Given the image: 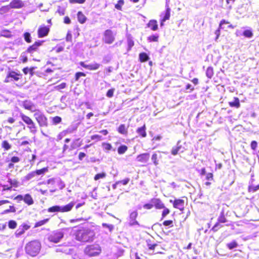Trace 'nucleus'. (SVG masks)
Returning a JSON list of instances; mask_svg holds the SVG:
<instances>
[{
    "label": "nucleus",
    "instance_id": "1",
    "mask_svg": "<svg viewBox=\"0 0 259 259\" xmlns=\"http://www.w3.org/2000/svg\"><path fill=\"white\" fill-rule=\"evenodd\" d=\"M95 235L94 231L89 229L78 230L75 234L76 240L82 242H88L93 240Z\"/></svg>",
    "mask_w": 259,
    "mask_h": 259
},
{
    "label": "nucleus",
    "instance_id": "2",
    "mask_svg": "<svg viewBox=\"0 0 259 259\" xmlns=\"http://www.w3.org/2000/svg\"><path fill=\"white\" fill-rule=\"evenodd\" d=\"M41 248L40 243L36 240L28 243L25 246L26 252L32 256H36Z\"/></svg>",
    "mask_w": 259,
    "mask_h": 259
},
{
    "label": "nucleus",
    "instance_id": "3",
    "mask_svg": "<svg viewBox=\"0 0 259 259\" xmlns=\"http://www.w3.org/2000/svg\"><path fill=\"white\" fill-rule=\"evenodd\" d=\"M64 235V232L62 230H55L48 234L47 239L51 242L57 243L62 239Z\"/></svg>",
    "mask_w": 259,
    "mask_h": 259
},
{
    "label": "nucleus",
    "instance_id": "4",
    "mask_svg": "<svg viewBox=\"0 0 259 259\" xmlns=\"http://www.w3.org/2000/svg\"><path fill=\"white\" fill-rule=\"evenodd\" d=\"M20 117L22 120L27 125V127L29 129L30 132L33 134H35L37 132V127L33 120L28 116L23 113L20 114Z\"/></svg>",
    "mask_w": 259,
    "mask_h": 259
},
{
    "label": "nucleus",
    "instance_id": "5",
    "mask_svg": "<svg viewBox=\"0 0 259 259\" xmlns=\"http://www.w3.org/2000/svg\"><path fill=\"white\" fill-rule=\"evenodd\" d=\"M101 250L99 245L94 244L87 246L84 249V252L90 256H95L99 254Z\"/></svg>",
    "mask_w": 259,
    "mask_h": 259
},
{
    "label": "nucleus",
    "instance_id": "6",
    "mask_svg": "<svg viewBox=\"0 0 259 259\" xmlns=\"http://www.w3.org/2000/svg\"><path fill=\"white\" fill-rule=\"evenodd\" d=\"M34 116L40 126H47L48 119L46 116L40 111L37 110Z\"/></svg>",
    "mask_w": 259,
    "mask_h": 259
},
{
    "label": "nucleus",
    "instance_id": "7",
    "mask_svg": "<svg viewBox=\"0 0 259 259\" xmlns=\"http://www.w3.org/2000/svg\"><path fill=\"white\" fill-rule=\"evenodd\" d=\"M103 41L107 44H111L115 40V36L110 29H107L105 31L103 38Z\"/></svg>",
    "mask_w": 259,
    "mask_h": 259
},
{
    "label": "nucleus",
    "instance_id": "8",
    "mask_svg": "<svg viewBox=\"0 0 259 259\" xmlns=\"http://www.w3.org/2000/svg\"><path fill=\"white\" fill-rule=\"evenodd\" d=\"M137 216L138 212L137 211H134L130 214L128 222V225L129 226L134 227L140 226V224L137 221H136Z\"/></svg>",
    "mask_w": 259,
    "mask_h": 259
},
{
    "label": "nucleus",
    "instance_id": "9",
    "mask_svg": "<svg viewBox=\"0 0 259 259\" xmlns=\"http://www.w3.org/2000/svg\"><path fill=\"white\" fill-rule=\"evenodd\" d=\"M185 151V148L181 145V141L177 142V145L173 147L171 150L172 155L175 156L179 153H183Z\"/></svg>",
    "mask_w": 259,
    "mask_h": 259
},
{
    "label": "nucleus",
    "instance_id": "10",
    "mask_svg": "<svg viewBox=\"0 0 259 259\" xmlns=\"http://www.w3.org/2000/svg\"><path fill=\"white\" fill-rule=\"evenodd\" d=\"M24 6V4L21 0H13L9 5L11 9H20Z\"/></svg>",
    "mask_w": 259,
    "mask_h": 259
},
{
    "label": "nucleus",
    "instance_id": "11",
    "mask_svg": "<svg viewBox=\"0 0 259 259\" xmlns=\"http://www.w3.org/2000/svg\"><path fill=\"white\" fill-rule=\"evenodd\" d=\"M23 106L24 108L27 110L32 112L36 111L35 105L30 101L26 100L23 102Z\"/></svg>",
    "mask_w": 259,
    "mask_h": 259
},
{
    "label": "nucleus",
    "instance_id": "12",
    "mask_svg": "<svg viewBox=\"0 0 259 259\" xmlns=\"http://www.w3.org/2000/svg\"><path fill=\"white\" fill-rule=\"evenodd\" d=\"M44 42L43 40H38L36 41L33 45L30 46L27 50V52L29 53H33L34 52L36 51L38 48L41 46L42 43Z\"/></svg>",
    "mask_w": 259,
    "mask_h": 259
},
{
    "label": "nucleus",
    "instance_id": "13",
    "mask_svg": "<svg viewBox=\"0 0 259 259\" xmlns=\"http://www.w3.org/2000/svg\"><path fill=\"white\" fill-rule=\"evenodd\" d=\"M49 28L47 26H41L38 30V37H43L47 36L49 32Z\"/></svg>",
    "mask_w": 259,
    "mask_h": 259
},
{
    "label": "nucleus",
    "instance_id": "14",
    "mask_svg": "<svg viewBox=\"0 0 259 259\" xmlns=\"http://www.w3.org/2000/svg\"><path fill=\"white\" fill-rule=\"evenodd\" d=\"M150 202L153 203V206H154L157 209H162L164 208V204L158 198H153L151 200Z\"/></svg>",
    "mask_w": 259,
    "mask_h": 259
},
{
    "label": "nucleus",
    "instance_id": "15",
    "mask_svg": "<svg viewBox=\"0 0 259 259\" xmlns=\"http://www.w3.org/2000/svg\"><path fill=\"white\" fill-rule=\"evenodd\" d=\"M150 154L149 153H143L139 155L137 157V160L142 163H146L149 159Z\"/></svg>",
    "mask_w": 259,
    "mask_h": 259
},
{
    "label": "nucleus",
    "instance_id": "16",
    "mask_svg": "<svg viewBox=\"0 0 259 259\" xmlns=\"http://www.w3.org/2000/svg\"><path fill=\"white\" fill-rule=\"evenodd\" d=\"M19 74L16 73L15 72L12 71L9 73L7 77L5 80V82H9L11 81L12 79L10 78H13L14 80L17 81L19 80V78L18 77Z\"/></svg>",
    "mask_w": 259,
    "mask_h": 259
},
{
    "label": "nucleus",
    "instance_id": "17",
    "mask_svg": "<svg viewBox=\"0 0 259 259\" xmlns=\"http://www.w3.org/2000/svg\"><path fill=\"white\" fill-rule=\"evenodd\" d=\"M75 205V202L72 201L68 204L64 206H60L61 212H65L70 211Z\"/></svg>",
    "mask_w": 259,
    "mask_h": 259
},
{
    "label": "nucleus",
    "instance_id": "18",
    "mask_svg": "<svg viewBox=\"0 0 259 259\" xmlns=\"http://www.w3.org/2000/svg\"><path fill=\"white\" fill-rule=\"evenodd\" d=\"M184 201L182 199H176L173 202V206L175 208L182 210L184 207Z\"/></svg>",
    "mask_w": 259,
    "mask_h": 259
},
{
    "label": "nucleus",
    "instance_id": "19",
    "mask_svg": "<svg viewBox=\"0 0 259 259\" xmlns=\"http://www.w3.org/2000/svg\"><path fill=\"white\" fill-rule=\"evenodd\" d=\"M229 23V22L226 21L225 20H222L221 21L220 25H219V28L215 31V34L216 35L215 41H217L218 39L219 38L220 35V29H223L224 27H223V25L225 24H228Z\"/></svg>",
    "mask_w": 259,
    "mask_h": 259
},
{
    "label": "nucleus",
    "instance_id": "20",
    "mask_svg": "<svg viewBox=\"0 0 259 259\" xmlns=\"http://www.w3.org/2000/svg\"><path fill=\"white\" fill-rule=\"evenodd\" d=\"M170 9L169 7V6L167 5L166 6V11L164 14V16L163 18H162L161 20V26H162L163 25V22H165L166 20H168L170 17Z\"/></svg>",
    "mask_w": 259,
    "mask_h": 259
},
{
    "label": "nucleus",
    "instance_id": "21",
    "mask_svg": "<svg viewBox=\"0 0 259 259\" xmlns=\"http://www.w3.org/2000/svg\"><path fill=\"white\" fill-rule=\"evenodd\" d=\"M137 133L139 134V136H141L142 137H146L147 136V134L146 132L145 125H144L142 127H138L137 130Z\"/></svg>",
    "mask_w": 259,
    "mask_h": 259
},
{
    "label": "nucleus",
    "instance_id": "22",
    "mask_svg": "<svg viewBox=\"0 0 259 259\" xmlns=\"http://www.w3.org/2000/svg\"><path fill=\"white\" fill-rule=\"evenodd\" d=\"M23 200L26 204L29 205H32L34 203L32 197L29 194H25L24 196Z\"/></svg>",
    "mask_w": 259,
    "mask_h": 259
},
{
    "label": "nucleus",
    "instance_id": "23",
    "mask_svg": "<svg viewBox=\"0 0 259 259\" xmlns=\"http://www.w3.org/2000/svg\"><path fill=\"white\" fill-rule=\"evenodd\" d=\"M77 19L78 21L81 24H83L87 20V17L84 15L80 11L77 13Z\"/></svg>",
    "mask_w": 259,
    "mask_h": 259
},
{
    "label": "nucleus",
    "instance_id": "24",
    "mask_svg": "<svg viewBox=\"0 0 259 259\" xmlns=\"http://www.w3.org/2000/svg\"><path fill=\"white\" fill-rule=\"evenodd\" d=\"M148 26L153 31L156 30L158 28L157 21L154 20H150L148 24Z\"/></svg>",
    "mask_w": 259,
    "mask_h": 259
},
{
    "label": "nucleus",
    "instance_id": "25",
    "mask_svg": "<svg viewBox=\"0 0 259 259\" xmlns=\"http://www.w3.org/2000/svg\"><path fill=\"white\" fill-rule=\"evenodd\" d=\"M82 144L81 141L80 140V139H77L74 140L71 145V148L72 149H75L79 147H80Z\"/></svg>",
    "mask_w": 259,
    "mask_h": 259
},
{
    "label": "nucleus",
    "instance_id": "26",
    "mask_svg": "<svg viewBox=\"0 0 259 259\" xmlns=\"http://www.w3.org/2000/svg\"><path fill=\"white\" fill-rule=\"evenodd\" d=\"M127 45H128L127 51H129L131 50L132 48L134 45V42L133 40V38L130 35H128L127 36Z\"/></svg>",
    "mask_w": 259,
    "mask_h": 259
},
{
    "label": "nucleus",
    "instance_id": "27",
    "mask_svg": "<svg viewBox=\"0 0 259 259\" xmlns=\"http://www.w3.org/2000/svg\"><path fill=\"white\" fill-rule=\"evenodd\" d=\"M229 105L231 107H235L238 108L240 106L239 99L238 98H234V101L229 102Z\"/></svg>",
    "mask_w": 259,
    "mask_h": 259
},
{
    "label": "nucleus",
    "instance_id": "28",
    "mask_svg": "<svg viewBox=\"0 0 259 259\" xmlns=\"http://www.w3.org/2000/svg\"><path fill=\"white\" fill-rule=\"evenodd\" d=\"M35 176H36L35 171H33L29 172L26 176H25L24 178V179L26 181H29L30 180L33 179Z\"/></svg>",
    "mask_w": 259,
    "mask_h": 259
},
{
    "label": "nucleus",
    "instance_id": "29",
    "mask_svg": "<svg viewBox=\"0 0 259 259\" xmlns=\"http://www.w3.org/2000/svg\"><path fill=\"white\" fill-rule=\"evenodd\" d=\"M213 69L212 67H208L206 70V75L208 78H211L213 75Z\"/></svg>",
    "mask_w": 259,
    "mask_h": 259
},
{
    "label": "nucleus",
    "instance_id": "30",
    "mask_svg": "<svg viewBox=\"0 0 259 259\" xmlns=\"http://www.w3.org/2000/svg\"><path fill=\"white\" fill-rule=\"evenodd\" d=\"M48 212H61L60 206L55 205L52 207H51L48 209Z\"/></svg>",
    "mask_w": 259,
    "mask_h": 259
},
{
    "label": "nucleus",
    "instance_id": "31",
    "mask_svg": "<svg viewBox=\"0 0 259 259\" xmlns=\"http://www.w3.org/2000/svg\"><path fill=\"white\" fill-rule=\"evenodd\" d=\"M226 245H227V247L229 249L231 250V249H233L234 248L237 247L238 246V244L236 241L233 240L232 242L227 243Z\"/></svg>",
    "mask_w": 259,
    "mask_h": 259
},
{
    "label": "nucleus",
    "instance_id": "32",
    "mask_svg": "<svg viewBox=\"0 0 259 259\" xmlns=\"http://www.w3.org/2000/svg\"><path fill=\"white\" fill-rule=\"evenodd\" d=\"M149 58V56L146 53H142L139 55V59L141 62L147 61Z\"/></svg>",
    "mask_w": 259,
    "mask_h": 259
},
{
    "label": "nucleus",
    "instance_id": "33",
    "mask_svg": "<svg viewBox=\"0 0 259 259\" xmlns=\"http://www.w3.org/2000/svg\"><path fill=\"white\" fill-rule=\"evenodd\" d=\"M218 221L221 222V223H225L227 222V220L224 215V211H222L220 215L218 218Z\"/></svg>",
    "mask_w": 259,
    "mask_h": 259
},
{
    "label": "nucleus",
    "instance_id": "34",
    "mask_svg": "<svg viewBox=\"0 0 259 259\" xmlns=\"http://www.w3.org/2000/svg\"><path fill=\"white\" fill-rule=\"evenodd\" d=\"M100 66V65L98 63H93L88 65V69L92 70H97L98 69L99 67Z\"/></svg>",
    "mask_w": 259,
    "mask_h": 259
},
{
    "label": "nucleus",
    "instance_id": "35",
    "mask_svg": "<svg viewBox=\"0 0 259 259\" xmlns=\"http://www.w3.org/2000/svg\"><path fill=\"white\" fill-rule=\"evenodd\" d=\"M127 150V147L125 145H121L118 148V153L119 154H122L124 153Z\"/></svg>",
    "mask_w": 259,
    "mask_h": 259
},
{
    "label": "nucleus",
    "instance_id": "36",
    "mask_svg": "<svg viewBox=\"0 0 259 259\" xmlns=\"http://www.w3.org/2000/svg\"><path fill=\"white\" fill-rule=\"evenodd\" d=\"M221 224L222 223L221 222L218 221L217 223L212 227L211 230L214 232H217L220 228L223 227V226Z\"/></svg>",
    "mask_w": 259,
    "mask_h": 259
},
{
    "label": "nucleus",
    "instance_id": "37",
    "mask_svg": "<svg viewBox=\"0 0 259 259\" xmlns=\"http://www.w3.org/2000/svg\"><path fill=\"white\" fill-rule=\"evenodd\" d=\"M118 131L120 134H125L127 133V128L124 124H121L118 127Z\"/></svg>",
    "mask_w": 259,
    "mask_h": 259
},
{
    "label": "nucleus",
    "instance_id": "38",
    "mask_svg": "<svg viewBox=\"0 0 259 259\" xmlns=\"http://www.w3.org/2000/svg\"><path fill=\"white\" fill-rule=\"evenodd\" d=\"M77 128V125H73L68 127L66 130L67 133L68 134H71L73 133L74 131H76Z\"/></svg>",
    "mask_w": 259,
    "mask_h": 259
},
{
    "label": "nucleus",
    "instance_id": "39",
    "mask_svg": "<svg viewBox=\"0 0 259 259\" xmlns=\"http://www.w3.org/2000/svg\"><path fill=\"white\" fill-rule=\"evenodd\" d=\"M35 171L36 174V176L44 175L46 172L48 171V167H44L40 169L36 170Z\"/></svg>",
    "mask_w": 259,
    "mask_h": 259
},
{
    "label": "nucleus",
    "instance_id": "40",
    "mask_svg": "<svg viewBox=\"0 0 259 259\" xmlns=\"http://www.w3.org/2000/svg\"><path fill=\"white\" fill-rule=\"evenodd\" d=\"M8 182L10 183L11 186L18 187L19 186V182L15 179H9Z\"/></svg>",
    "mask_w": 259,
    "mask_h": 259
},
{
    "label": "nucleus",
    "instance_id": "41",
    "mask_svg": "<svg viewBox=\"0 0 259 259\" xmlns=\"http://www.w3.org/2000/svg\"><path fill=\"white\" fill-rule=\"evenodd\" d=\"M243 35L248 38H251L253 36V33L250 30H245L244 31Z\"/></svg>",
    "mask_w": 259,
    "mask_h": 259
},
{
    "label": "nucleus",
    "instance_id": "42",
    "mask_svg": "<svg viewBox=\"0 0 259 259\" xmlns=\"http://www.w3.org/2000/svg\"><path fill=\"white\" fill-rule=\"evenodd\" d=\"M2 147L6 150H8L11 148V146L8 141H4L2 143Z\"/></svg>",
    "mask_w": 259,
    "mask_h": 259
},
{
    "label": "nucleus",
    "instance_id": "43",
    "mask_svg": "<svg viewBox=\"0 0 259 259\" xmlns=\"http://www.w3.org/2000/svg\"><path fill=\"white\" fill-rule=\"evenodd\" d=\"M48 221H49V219H48L40 221L35 223L34 227H38L41 226L45 225L46 223H47Z\"/></svg>",
    "mask_w": 259,
    "mask_h": 259
},
{
    "label": "nucleus",
    "instance_id": "44",
    "mask_svg": "<svg viewBox=\"0 0 259 259\" xmlns=\"http://www.w3.org/2000/svg\"><path fill=\"white\" fill-rule=\"evenodd\" d=\"M24 38L25 40L28 43H29L31 41V35L29 32H25L24 34Z\"/></svg>",
    "mask_w": 259,
    "mask_h": 259
},
{
    "label": "nucleus",
    "instance_id": "45",
    "mask_svg": "<svg viewBox=\"0 0 259 259\" xmlns=\"http://www.w3.org/2000/svg\"><path fill=\"white\" fill-rule=\"evenodd\" d=\"M124 4V1L123 0H119L118 1L117 4H116L115 6V7L116 9L119 10H121L122 6Z\"/></svg>",
    "mask_w": 259,
    "mask_h": 259
},
{
    "label": "nucleus",
    "instance_id": "46",
    "mask_svg": "<svg viewBox=\"0 0 259 259\" xmlns=\"http://www.w3.org/2000/svg\"><path fill=\"white\" fill-rule=\"evenodd\" d=\"M106 175L105 172H102L100 174H98L95 175L94 177V180L97 181L100 179L104 178L106 177Z\"/></svg>",
    "mask_w": 259,
    "mask_h": 259
},
{
    "label": "nucleus",
    "instance_id": "47",
    "mask_svg": "<svg viewBox=\"0 0 259 259\" xmlns=\"http://www.w3.org/2000/svg\"><path fill=\"white\" fill-rule=\"evenodd\" d=\"M8 226L10 229H15L17 227V223L15 221H10L8 223Z\"/></svg>",
    "mask_w": 259,
    "mask_h": 259
},
{
    "label": "nucleus",
    "instance_id": "48",
    "mask_svg": "<svg viewBox=\"0 0 259 259\" xmlns=\"http://www.w3.org/2000/svg\"><path fill=\"white\" fill-rule=\"evenodd\" d=\"M102 226L104 228H106L108 229L110 232H112V230L114 229V226L113 225H111V224H106V223H103L102 224Z\"/></svg>",
    "mask_w": 259,
    "mask_h": 259
},
{
    "label": "nucleus",
    "instance_id": "49",
    "mask_svg": "<svg viewBox=\"0 0 259 259\" xmlns=\"http://www.w3.org/2000/svg\"><path fill=\"white\" fill-rule=\"evenodd\" d=\"M62 121V119L59 116H55L53 118V123L54 124H57L60 123Z\"/></svg>",
    "mask_w": 259,
    "mask_h": 259
},
{
    "label": "nucleus",
    "instance_id": "50",
    "mask_svg": "<svg viewBox=\"0 0 259 259\" xmlns=\"http://www.w3.org/2000/svg\"><path fill=\"white\" fill-rule=\"evenodd\" d=\"M151 160L155 165H158V162L157 160V155L156 153H154L152 155Z\"/></svg>",
    "mask_w": 259,
    "mask_h": 259
},
{
    "label": "nucleus",
    "instance_id": "51",
    "mask_svg": "<svg viewBox=\"0 0 259 259\" xmlns=\"http://www.w3.org/2000/svg\"><path fill=\"white\" fill-rule=\"evenodd\" d=\"M68 134L66 130L63 131L58 136L57 138L58 140H61L63 137H65Z\"/></svg>",
    "mask_w": 259,
    "mask_h": 259
},
{
    "label": "nucleus",
    "instance_id": "52",
    "mask_svg": "<svg viewBox=\"0 0 259 259\" xmlns=\"http://www.w3.org/2000/svg\"><path fill=\"white\" fill-rule=\"evenodd\" d=\"M91 139L92 140H96L97 141L102 140V136L99 135H95L91 136Z\"/></svg>",
    "mask_w": 259,
    "mask_h": 259
},
{
    "label": "nucleus",
    "instance_id": "53",
    "mask_svg": "<svg viewBox=\"0 0 259 259\" xmlns=\"http://www.w3.org/2000/svg\"><path fill=\"white\" fill-rule=\"evenodd\" d=\"M158 36L155 35H152L148 37V40L150 41H155L156 42L158 41Z\"/></svg>",
    "mask_w": 259,
    "mask_h": 259
},
{
    "label": "nucleus",
    "instance_id": "54",
    "mask_svg": "<svg viewBox=\"0 0 259 259\" xmlns=\"http://www.w3.org/2000/svg\"><path fill=\"white\" fill-rule=\"evenodd\" d=\"M103 147L104 149L107 150H110L112 148V146L111 144L109 143H103L102 144Z\"/></svg>",
    "mask_w": 259,
    "mask_h": 259
},
{
    "label": "nucleus",
    "instance_id": "55",
    "mask_svg": "<svg viewBox=\"0 0 259 259\" xmlns=\"http://www.w3.org/2000/svg\"><path fill=\"white\" fill-rule=\"evenodd\" d=\"M66 87V83L65 82L61 83V84L56 86L55 88L56 90H59L61 89H64Z\"/></svg>",
    "mask_w": 259,
    "mask_h": 259
},
{
    "label": "nucleus",
    "instance_id": "56",
    "mask_svg": "<svg viewBox=\"0 0 259 259\" xmlns=\"http://www.w3.org/2000/svg\"><path fill=\"white\" fill-rule=\"evenodd\" d=\"M169 213V210L167 208H164V210L162 213V218L161 219H164L166 215H167Z\"/></svg>",
    "mask_w": 259,
    "mask_h": 259
},
{
    "label": "nucleus",
    "instance_id": "57",
    "mask_svg": "<svg viewBox=\"0 0 259 259\" xmlns=\"http://www.w3.org/2000/svg\"><path fill=\"white\" fill-rule=\"evenodd\" d=\"M33 70V68H32L31 69L28 68V67L24 68L23 69V72L25 74H27L29 72L30 73L31 75H32V71Z\"/></svg>",
    "mask_w": 259,
    "mask_h": 259
},
{
    "label": "nucleus",
    "instance_id": "58",
    "mask_svg": "<svg viewBox=\"0 0 259 259\" xmlns=\"http://www.w3.org/2000/svg\"><path fill=\"white\" fill-rule=\"evenodd\" d=\"M114 92V89H111L109 90L107 92L106 96L109 98L112 97L113 96Z\"/></svg>",
    "mask_w": 259,
    "mask_h": 259
},
{
    "label": "nucleus",
    "instance_id": "59",
    "mask_svg": "<svg viewBox=\"0 0 259 259\" xmlns=\"http://www.w3.org/2000/svg\"><path fill=\"white\" fill-rule=\"evenodd\" d=\"M1 35L6 37H11V34L10 33L9 31L7 30H4L3 31Z\"/></svg>",
    "mask_w": 259,
    "mask_h": 259
},
{
    "label": "nucleus",
    "instance_id": "60",
    "mask_svg": "<svg viewBox=\"0 0 259 259\" xmlns=\"http://www.w3.org/2000/svg\"><path fill=\"white\" fill-rule=\"evenodd\" d=\"M163 224L165 226L172 227V226H173V222L170 220L165 221L163 222Z\"/></svg>",
    "mask_w": 259,
    "mask_h": 259
},
{
    "label": "nucleus",
    "instance_id": "61",
    "mask_svg": "<svg viewBox=\"0 0 259 259\" xmlns=\"http://www.w3.org/2000/svg\"><path fill=\"white\" fill-rule=\"evenodd\" d=\"M257 146V143L255 141H252L250 144L251 148L253 150H255Z\"/></svg>",
    "mask_w": 259,
    "mask_h": 259
},
{
    "label": "nucleus",
    "instance_id": "62",
    "mask_svg": "<svg viewBox=\"0 0 259 259\" xmlns=\"http://www.w3.org/2000/svg\"><path fill=\"white\" fill-rule=\"evenodd\" d=\"M129 181H130V179L128 178H126L123 180L117 182L116 184L121 183L123 185H126V184H127V183L129 182Z\"/></svg>",
    "mask_w": 259,
    "mask_h": 259
},
{
    "label": "nucleus",
    "instance_id": "63",
    "mask_svg": "<svg viewBox=\"0 0 259 259\" xmlns=\"http://www.w3.org/2000/svg\"><path fill=\"white\" fill-rule=\"evenodd\" d=\"M258 189H259V185H257V186H255L250 187L249 188V191L250 192H256Z\"/></svg>",
    "mask_w": 259,
    "mask_h": 259
},
{
    "label": "nucleus",
    "instance_id": "64",
    "mask_svg": "<svg viewBox=\"0 0 259 259\" xmlns=\"http://www.w3.org/2000/svg\"><path fill=\"white\" fill-rule=\"evenodd\" d=\"M153 207V204L152 203H146L143 205V207L147 209H150Z\"/></svg>",
    "mask_w": 259,
    "mask_h": 259
}]
</instances>
